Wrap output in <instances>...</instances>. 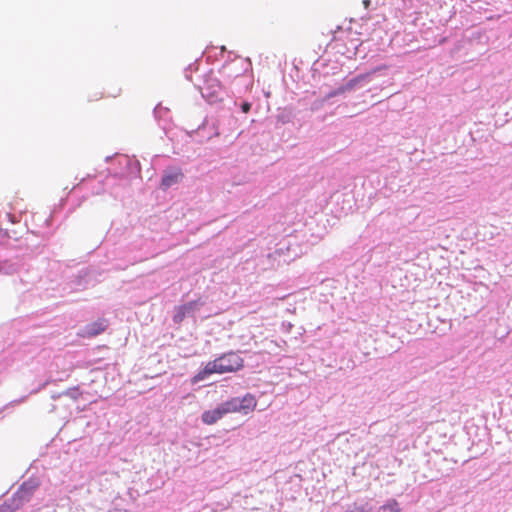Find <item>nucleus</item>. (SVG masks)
<instances>
[{
    "mask_svg": "<svg viewBox=\"0 0 512 512\" xmlns=\"http://www.w3.org/2000/svg\"><path fill=\"white\" fill-rule=\"evenodd\" d=\"M243 366L244 360L238 354L234 352L225 353L213 361H209L202 370L193 376L191 382L197 384L212 374L236 372L242 369Z\"/></svg>",
    "mask_w": 512,
    "mask_h": 512,
    "instance_id": "nucleus-1",
    "label": "nucleus"
},
{
    "mask_svg": "<svg viewBox=\"0 0 512 512\" xmlns=\"http://www.w3.org/2000/svg\"><path fill=\"white\" fill-rule=\"evenodd\" d=\"M108 327V320L100 318L93 323L87 324L79 332L81 338H93L102 334Z\"/></svg>",
    "mask_w": 512,
    "mask_h": 512,
    "instance_id": "nucleus-2",
    "label": "nucleus"
},
{
    "mask_svg": "<svg viewBox=\"0 0 512 512\" xmlns=\"http://www.w3.org/2000/svg\"><path fill=\"white\" fill-rule=\"evenodd\" d=\"M234 399H236L237 402L235 405L236 413L247 415L256 409L257 400L255 396L250 393L244 395L242 398L234 397Z\"/></svg>",
    "mask_w": 512,
    "mask_h": 512,
    "instance_id": "nucleus-3",
    "label": "nucleus"
},
{
    "mask_svg": "<svg viewBox=\"0 0 512 512\" xmlns=\"http://www.w3.org/2000/svg\"><path fill=\"white\" fill-rule=\"evenodd\" d=\"M199 306L198 301H190L174 308L173 322L180 324L187 315L194 313Z\"/></svg>",
    "mask_w": 512,
    "mask_h": 512,
    "instance_id": "nucleus-4",
    "label": "nucleus"
},
{
    "mask_svg": "<svg viewBox=\"0 0 512 512\" xmlns=\"http://www.w3.org/2000/svg\"><path fill=\"white\" fill-rule=\"evenodd\" d=\"M182 178H183V173L181 172L180 169L167 171V172H165V174L162 177L160 187L163 190H167L174 184H177L178 182H180L182 180Z\"/></svg>",
    "mask_w": 512,
    "mask_h": 512,
    "instance_id": "nucleus-5",
    "label": "nucleus"
},
{
    "mask_svg": "<svg viewBox=\"0 0 512 512\" xmlns=\"http://www.w3.org/2000/svg\"><path fill=\"white\" fill-rule=\"evenodd\" d=\"M224 416L225 415L223 413V410H222L221 406L219 405L217 408H215L213 410H207V411L203 412V414L201 416V420L206 425H213L217 421L222 419Z\"/></svg>",
    "mask_w": 512,
    "mask_h": 512,
    "instance_id": "nucleus-6",
    "label": "nucleus"
},
{
    "mask_svg": "<svg viewBox=\"0 0 512 512\" xmlns=\"http://www.w3.org/2000/svg\"><path fill=\"white\" fill-rule=\"evenodd\" d=\"M379 512H401V508L396 499H390L379 508Z\"/></svg>",
    "mask_w": 512,
    "mask_h": 512,
    "instance_id": "nucleus-7",
    "label": "nucleus"
},
{
    "mask_svg": "<svg viewBox=\"0 0 512 512\" xmlns=\"http://www.w3.org/2000/svg\"><path fill=\"white\" fill-rule=\"evenodd\" d=\"M236 399L231 398L223 403L220 404L224 415L230 414V413H236L235 405H236Z\"/></svg>",
    "mask_w": 512,
    "mask_h": 512,
    "instance_id": "nucleus-8",
    "label": "nucleus"
},
{
    "mask_svg": "<svg viewBox=\"0 0 512 512\" xmlns=\"http://www.w3.org/2000/svg\"><path fill=\"white\" fill-rule=\"evenodd\" d=\"M8 239L18 240L19 237L16 236L15 231L9 232L8 230L0 229V243L6 244Z\"/></svg>",
    "mask_w": 512,
    "mask_h": 512,
    "instance_id": "nucleus-9",
    "label": "nucleus"
},
{
    "mask_svg": "<svg viewBox=\"0 0 512 512\" xmlns=\"http://www.w3.org/2000/svg\"><path fill=\"white\" fill-rule=\"evenodd\" d=\"M365 79V76L364 75H360L356 78H353L351 79L345 86V88L343 90H350L352 89L357 83H359L361 80H364Z\"/></svg>",
    "mask_w": 512,
    "mask_h": 512,
    "instance_id": "nucleus-10",
    "label": "nucleus"
},
{
    "mask_svg": "<svg viewBox=\"0 0 512 512\" xmlns=\"http://www.w3.org/2000/svg\"><path fill=\"white\" fill-rule=\"evenodd\" d=\"M17 509L12 503L4 502L0 505V512H14Z\"/></svg>",
    "mask_w": 512,
    "mask_h": 512,
    "instance_id": "nucleus-11",
    "label": "nucleus"
},
{
    "mask_svg": "<svg viewBox=\"0 0 512 512\" xmlns=\"http://www.w3.org/2000/svg\"><path fill=\"white\" fill-rule=\"evenodd\" d=\"M251 109V104L249 102H244L242 105H241V110L244 112V113H248Z\"/></svg>",
    "mask_w": 512,
    "mask_h": 512,
    "instance_id": "nucleus-12",
    "label": "nucleus"
},
{
    "mask_svg": "<svg viewBox=\"0 0 512 512\" xmlns=\"http://www.w3.org/2000/svg\"><path fill=\"white\" fill-rule=\"evenodd\" d=\"M371 1L370 0H363V5L365 9H368L370 7Z\"/></svg>",
    "mask_w": 512,
    "mask_h": 512,
    "instance_id": "nucleus-13",
    "label": "nucleus"
}]
</instances>
